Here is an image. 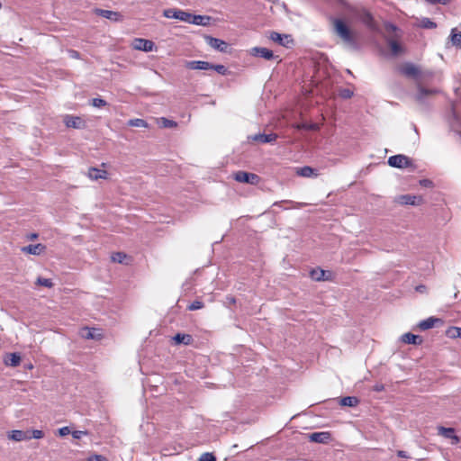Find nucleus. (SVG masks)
<instances>
[{
	"label": "nucleus",
	"mask_w": 461,
	"mask_h": 461,
	"mask_svg": "<svg viewBox=\"0 0 461 461\" xmlns=\"http://www.w3.org/2000/svg\"><path fill=\"white\" fill-rule=\"evenodd\" d=\"M334 31L348 47L353 50L358 49L354 32L348 28L344 21L341 19H335Z\"/></svg>",
	"instance_id": "nucleus-1"
},
{
	"label": "nucleus",
	"mask_w": 461,
	"mask_h": 461,
	"mask_svg": "<svg viewBox=\"0 0 461 461\" xmlns=\"http://www.w3.org/2000/svg\"><path fill=\"white\" fill-rule=\"evenodd\" d=\"M388 165L392 167L405 168L412 166V161L409 157L398 154L388 158Z\"/></svg>",
	"instance_id": "nucleus-2"
},
{
	"label": "nucleus",
	"mask_w": 461,
	"mask_h": 461,
	"mask_svg": "<svg viewBox=\"0 0 461 461\" xmlns=\"http://www.w3.org/2000/svg\"><path fill=\"white\" fill-rule=\"evenodd\" d=\"M163 16L167 19H176L187 23L191 17V14L177 8H168L163 11Z\"/></svg>",
	"instance_id": "nucleus-3"
},
{
	"label": "nucleus",
	"mask_w": 461,
	"mask_h": 461,
	"mask_svg": "<svg viewBox=\"0 0 461 461\" xmlns=\"http://www.w3.org/2000/svg\"><path fill=\"white\" fill-rule=\"evenodd\" d=\"M233 177L237 182L250 184L253 185H257L260 182L259 176L246 171H238L234 174Z\"/></svg>",
	"instance_id": "nucleus-4"
},
{
	"label": "nucleus",
	"mask_w": 461,
	"mask_h": 461,
	"mask_svg": "<svg viewBox=\"0 0 461 461\" xmlns=\"http://www.w3.org/2000/svg\"><path fill=\"white\" fill-rule=\"evenodd\" d=\"M269 39L285 48H290L294 44V40L289 34H281L276 32H271Z\"/></svg>",
	"instance_id": "nucleus-5"
},
{
	"label": "nucleus",
	"mask_w": 461,
	"mask_h": 461,
	"mask_svg": "<svg viewBox=\"0 0 461 461\" xmlns=\"http://www.w3.org/2000/svg\"><path fill=\"white\" fill-rule=\"evenodd\" d=\"M203 38H204L205 42L212 49L219 50L221 52L227 51L228 44L224 41L220 40L218 38H214L210 35H204Z\"/></svg>",
	"instance_id": "nucleus-6"
},
{
	"label": "nucleus",
	"mask_w": 461,
	"mask_h": 461,
	"mask_svg": "<svg viewBox=\"0 0 461 461\" xmlns=\"http://www.w3.org/2000/svg\"><path fill=\"white\" fill-rule=\"evenodd\" d=\"M133 48L138 50H143L146 52L152 51L155 44L152 41L137 38L133 41Z\"/></svg>",
	"instance_id": "nucleus-7"
},
{
	"label": "nucleus",
	"mask_w": 461,
	"mask_h": 461,
	"mask_svg": "<svg viewBox=\"0 0 461 461\" xmlns=\"http://www.w3.org/2000/svg\"><path fill=\"white\" fill-rule=\"evenodd\" d=\"M395 201L400 204L419 205L422 202L421 196L402 194L396 197Z\"/></svg>",
	"instance_id": "nucleus-8"
},
{
	"label": "nucleus",
	"mask_w": 461,
	"mask_h": 461,
	"mask_svg": "<svg viewBox=\"0 0 461 461\" xmlns=\"http://www.w3.org/2000/svg\"><path fill=\"white\" fill-rule=\"evenodd\" d=\"M250 54L255 57H260L264 59L270 60L275 58L272 50L263 47H254L250 50Z\"/></svg>",
	"instance_id": "nucleus-9"
},
{
	"label": "nucleus",
	"mask_w": 461,
	"mask_h": 461,
	"mask_svg": "<svg viewBox=\"0 0 461 461\" xmlns=\"http://www.w3.org/2000/svg\"><path fill=\"white\" fill-rule=\"evenodd\" d=\"M185 67L193 70H208L211 69L212 64L208 61L203 60H191L187 61Z\"/></svg>",
	"instance_id": "nucleus-10"
},
{
	"label": "nucleus",
	"mask_w": 461,
	"mask_h": 461,
	"mask_svg": "<svg viewBox=\"0 0 461 461\" xmlns=\"http://www.w3.org/2000/svg\"><path fill=\"white\" fill-rule=\"evenodd\" d=\"M438 431L440 436L452 439V444H457L460 441L459 437L455 434V429L453 428L439 426L438 428Z\"/></svg>",
	"instance_id": "nucleus-11"
},
{
	"label": "nucleus",
	"mask_w": 461,
	"mask_h": 461,
	"mask_svg": "<svg viewBox=\"0 0 461 461\" xmlns=\"http://www.w3.org/2000/svg\"><path fill=\"white\" fill-rule=\"evenodd\" d=\"M64 122L68 128L80 129L84 127V122L78 116L66 115Z\"/></svg>",
	"instance_id": "nucleus-12"
},
{
	"label": "nucleus",
	"mask_w": 461,
	"mask_h": 461,
	"mask_svg": "<svg viewBox=\"0 0 461 461\" xmlns=\"http://www.w3.org/2000/svg\"><path fill=\"white\" fill-rule=\"evenodd\" d=\"M45 250L46 246L41 243L31 244L22 248L23 252L37 256L42 254Z\"/></svg>",
	"instance_id": "nucleus-13"
},
{
	"label": "nucleus",
	"mask_w": 461,
	"mask_h": 461,
	"mask_svg": "<svg viewBox=\"0 0 461 461\" xmlns=\"http://www.w3.org/2000/svg\"><path fill=\"white\" fill-rule=\"evenodd\" d=\"M8 438L14 441H23V440H29L31 439L30 437V430L23 431L19 429H14L8 434Z\"/></svg>",
	"instance_id": "nucleus-14"
},
{
	"label": "nucleus",
	"mask_w": 461,
	"mask_h": 461,
	"mask_svg": "<svg viewBox=\"0 0 461 461\" xmlns=\"http://www.w3.org/2000/svg\"><path fill=\"white\" fill-rule=\"evenodd\" d=\"M250 139L254 141H259L261 143H273L274 141L276 140L277 134H276V133H269V134L258 133V134H255V135L251 136Z\"/></svg>",
	"instance_id": "nucleus-15"
},
{
	"label": "nucleus",
	"mask_w": 461,
	"mask_h": 461,
	"mask_svg": "<svg viewBox=\"0 0 461 461\" xmlns=\"http://www.w3.org/2000/svg\"><path fill=\"white\" fill-rule=\"evenodd\" d=\"M211 20L212 18L207 15H196L191 14V17L189 18V21H187V23L195 25L206 26L210 24Z\"/></svg>",
	"instance_id": "nucleus-16"
},
{
	"label": "nucleus",
	"mask_w": 461,
	"mask_h": 461,
	"mask_svg": "<svg viewBox=\"0 0 461 461\" xmlns=\"http://www.w3.org/2000/svg\"><path fill=\"white\" fill-rule=\"evenodd\" d=\"M400 71L402 74L409 77H417L420 74L419 68L411 63L404 64L401 67Z\"/></svg>",
	"instance_id": "nucleus-17"
},
{
	"label": "nucleus",
	"mask_w": 461,
	"mask_h": 461,
	"mask_svg": "<svg viewBox=\"0 0 461 461\" xmlns=\"http://www.w3.org/2000/svg\"><path fill=\"white\" fill-rule=\"evenodd\" d=\"M309 438L316 443H327L330 439V433L327 431L313 432L309 435Z\"/></svg>",
	"instance_id": "nucleus-18"
},
{
	"label": "nucleus",
	"mask_w": 461,
	"mask_h": 461,
	"mask_svg": "<svg viewBox=\"0 0 461 461\" xmlns=\"http://www.w3.org/2000/svg\"><path fill=\"white\" fill-rule=\"evenodd\" d=\"M437 323H442V320L436 317H429L420 321L418 326L421 330H426L435 327Z\"/></svg>",
	"instance_id": "nucleus-19"
},
{
	"label": "nucleus",
	"mask_w": 461,
	"mask_h": 461,
	"mask_svg": "<svg viewBox=\"0 0 461 461\" xmlns=\"http://www.w3.org/2000/svg\"><path fill=\"white\" fill-rule=\"evenodd\" d=\"M87 176L92 180L106 179L107 172L96 167H90Z\"/></svg>",
	"instance_id": "nucleus-20"
},
{
	"label": "nucleus",
	"mask_w": 461,
	"mask_h": 461,
	"mask_svg": "<svg viewBox=\"0 0 461 461\" xmlns=\"http://www.w3.org/2000/svg\"><path fill=\"white\" fill-rule=\"evenodd\" d=\"M95 13L100 16L112 21H119L122 17V15L119 13L110 10L96 9Z\"/></svg>",
	"instance_id": "nucleus-21"
},
{
	"label": "nucleus",
	"mask_w": 461,
	"mask_h": 461,
	"mask_svg": "<svg viewBox=\"0 0 461 461\" xmlns=\"http://www.w3.org/2000/svg\"><path fill=\"white\" fill-rule=\"evenodd\" d=\"M402 341L407 344L420 345L422 342V339L418 335L408 332L402 336Z\"/></svg>",
	"instance_id": "nucleus-22"
},
{
	"label": "nucleus",
	"mask_w": 461,
	"mask_h": 461,
	"mask_svg": "<svg viewBox=\"0 0 461 461\" xmlns=\"http://www.w3.org/2000/svg\"><path fill=\"white\" fill-rule=\"evenodd\" d=\"M173 340L176 344L189 345L192 342L193 338L189 334L177 333L173 337Z\"/></svg>",
	"instance_id": "nucleus-23"
},
{
	"label": "nucleus",
	"mask_w": 461,
	"mask_h": 461,
	"mask_svg": "<svg viewBox=\"0 0 461 461\" xmlns=\"http://www.w3.org/2000/svg\"><path fill=\"white\" fill-rule=\"evenodd\" d=\"M341 406L355 407L359 403V400L356 396H346L340 399Z\"/></svg>",
	"instance_id": "nucleus-24"
},
{
	"label": "nucleus",
	"mask_w": 461,
	"mask_h": 461,
	"mask_svg": "<svg viewBox=\"0 0 461 461\" xmlns=\"http://www.w3.org/2000/svg\"><path fill=\"white\" fill-rule=\"evenodd\" d=\"M298 175L303 177L317 176L316 170L309 166H304L297 171Z\"/></svg>",
	"instance_id": "nucleus-25"
},
{
	"label": "nucleus",
	"mask_w": 461,
	"mask_h": 461,
	"mask_svg": "<svg viewBox=\"0 0 461 461\" xmlns=\"http://www.w3.org/2000/svg\"><path fill=\"white\" fill-rule=\"evenodd\" d=\"M311 277L315 281L327 280L326 271L321 268L312 269L310 272Z\"/></svg>",
	"instance_id": "nucleus-26"
},
{
	"label": "nucleus",
	"mask_w": 461,
	"mask_h": 461,
	"mask_svg": "<svg viewBox=\"0 0 461 461\" xmlns=\"http://www.w3.org/2000/svg\"><path fill=\"white\" fill-rule=\"evenodd\" d=\"M21 363V356L18 353H11L5 359V364L11 366H17Z\"/></svg>",
	"instance_id": "nucleus-27"
},
{
	"label": "nucleus",
	"mask_w": 461,
	"mask_h": 461,
	"mask_svg": "<svg viewBox=\"0 0 461 461\" xmlns=\"http://www.w3.org/2000/svg\"><path fill=\"white\" fill-rule=\"evenodd\" d=\"M418 90H419V92H418L416 98L420 102H421L426 95H433V94L437 93V90H435V89H426L422 86H419Z\"/></svg>",
	"instance_id": "nucleus-28"
},
{
	"label": "nucleus",
	"mask_w": 461,
	"mask_h": 461,
	"mask_svg": "<svg viewBox=\"0 0 461 461\" xmlns=\"http://www.w3.org/2000/svg\"><path fill=\"white\" fill-rule=\"evenodd\" d=\"M127 124L131 127H143V128L149 127V124L145 120L139 119V118L129 120Z\"/></svg>",
	"instance_id": "nucleus-29"
},
{
	"label": "nucleus",
	"mask_w": 461,
	"mask_h": 461,
	"mask_svg": "<svg viewBox=\"0 0 461 461\" xmlns=\"http://www.w3.org/2000/svg\"><path fill=\"white\" fill-rule=\"evenodd\" d=\"M388 44L391 48L392 53L393 56L399 55L402 51V48L400 43H398L396 41L390 40L388 41Z\"/></svg>",
	"instance_id": "nucleus-30"
},
{
	"label": "nucleus",
	"mask_w": 461,
	"mask_h": 461,
	"mask_svg": "<svg viewBox=\"0 0 461 461\" xmlns=\"http://www.w3.org/2000/svg\"><path fill=\"white\" fill-rule=\"evenodd\" d=\"M450 37L453 45L461 47V32H457L456 29H453L451 31Z\"/></svg>",
	"instance_id": "nucleus-31"
},
{
	"label": "nucleus",
	"mask_w": 461,
	"mask_h": 461,
	"mask_svg": "<svg viewBox=\"0 0 461 461\" xmlns=\"http://www.w3.org/2000/svg\"><path fill=\"white\" fill-rule=\"evenodd\" d=\"M420 26L422 28H425V29H434L437 27V24L436 23H434L432 20H430L429 18H422L420 20Z\"/></svg>",
	"instance_id": "nucleus-32"
},
{
	"label": "nucleus",
	"mask_w": 461,
	"mask_h": 461,
	"mask_svg": "<svg viewBox=\"0 0 461 461\" xmlns=\"http://www.w3.org/2000/svg\"><path fill=\"white\" fill-rule=\"evenodd\" d=\"M159 121L160 126L163 128H174L177 125V123L175 121L167 119L165 117L160 118Z\"/></svg>",
	"instance_id": "nucleus-33"
},
{
	"label": "nucleus",
	"mask_w": 461,
	"mask_h": 461,
	"mask_svg": "<svg viewBox=\"0 0 461 461\" xmlns=\"http://www.w3.org/2000/svg\"><path fill=\"white\" fill-rule=\"evenodd\" d=\"M36 284L48 288H51L53 286V283L50 279L43 277H38Z\"/></svg>",
	"instance_id": "nucleus-34"
},
{
	"label": "nucleus",
	"mask_w": 461,
	"mask_h": 461,
	"mask_svg": "<svg viewBox=\"0 0 461 461\" xmlns=\"http://www.w3.org/2000/svg\"><path fill=\"white\" fill-rule=\"evenodd\" d=\"M126 257V254L122 252H115L112 255V260L117 263H123Z\"/></svg>",
	"instance_id": "nucleus-35"
},
{
	"label": "nucleus",
	"mask_w": 461,
	"mask_h": 461,
	"mask_svg": "<svg viewBox=\"0 0 461 461\" xmlns=\"http://www.w3.org/2000/svg\"><path fill=\"white\" fill-rule=\"evenodd\" d=\"M211 69H213L218 74L223 75V76L228 73L227 68L225 66H223V65H213L212 64V67L211 68Z\"/></svg>",
	"instance_id": "nucleus-36"
},
{
	"label": "nucleus",
	"mask_w": 461,
	"mask_h": 461,
	"mask_svg": "<svg viewBox=\"0 0 461 461\" xmlns=\"http://www.w3.org/2000/svg\"><path fill=\"white\" fill-rule=\"evenodd\" d=\"M203 307V303L201 301H194L187 306L189 311H196Z\"/></svg>",
	"instance_id": "nucleus-37"
},
{
	"label": "nucleus",
	"mask_w": 461,
	"mask_h": 461,
	"mask_svg": "<svg viewBox=\"0 0 461 461\" xmlns=\"http://www.w3.org/2000/svg\"><path fill=\"white\" fill-rule=\"evenodd\" d=\"M448 338L456 339L458 338V327H450L446 332Z\"/></svg>",
	"instance_id": "nucleus-38"
},
{
	"label": "nucleus",
	"mask_w": 461,
	"mask_h": 461,
	"mask_svg": "<svg viewBox=\"0 0 461 461\" xmlns=\"http://www.w3.org/2000/svg\"><path fill=\"white\" fill-rule=\"evenodd\" d=\"M86 461H108V458L103 455L94 454L89 456Z\"/></svg>",
	"instance_id": "nucleus-39"
},
{
	"label": "nucleus",
	"mask_w": 461,
	"mask_h": 461,
	"mask_svg": "<svg viewBox=\"0 0 461 461\" xmlns=\"http://www.w3.org/2000/svg\"><path fill=\"white\" fill-rule=\"evenodd\" d=\"M30 437H31V439L32 438L40 439L44 437V433L42 430H40V429H32L30 431Z\"/></svg>",
	"instance_id": "nucleus-40"
},
{
	"label": "nucleus",
	"mask_w": 461,
	"mask_h": 461,
	"mask_svg": "<svg viewBox=\"0 0 461 461\" xmlns=\"http://www.w3.org/2000/svg\"><path fill=\"white\" fill-rule=\"evenodd\" d=\"M92 104L93 106L95 107H103V106H105L107 104L106 101L102 99V98H94L92 100Z\"/></svg>",
	"instance_id": "nucleus-41"
},
{
	"label": "nucleus",
	"mask_w": 461,
	"mask_h": 461,
	"mask_svg": "<svg viewBox=\"0 0 461 461\" xmlns=\"http://www.w3.org/2000/svg\"><path fill=\"white\" fill-rule=\"evenodd\" d=\"M199 461H216V458L212 453H203Z\"/></svg>",
	"instance_id": "nucleus-42"
},
{
	"label": "nucleus",
	"mask_w": 461,
	"mask_h": 461,
	"mask_svg": "<svg viewBox=\"0 0 461 461\" xmlns=\"http://www.w3.org/2000/svg\"><path fill=\"white\" fill-rule=\"evenodd\" d=\"M87 431L85 430H74L72 432V437L76 439H80L82 436L86 435Z\"/></svg>",
	"instance_id": "nucleus-43"
},
{
	"label": "nucleus",
	"mask_w": 461,
	"mask_h": 461,
	"mask_svg": "<svg viewBox=\"0 0 461 461\" xmlns=\"http://www.w3.org/2000/svg\"><path fill=\"white\" fill-rule=\"evenodd\" d=\"M429 5H447L450 0H425Z\"/></svg>",
	"instance_id": "nucleus-44"
},
{
	"label": "nucleus",
	"mask_w": 461,
	"mask_h": 461,
	"mask_svg": "<svg viewBox=\"0 0 461 461\" xmlns=\"http://www.w3.org/2000/svg\"><path fill=\"white\" fill-rule=\"evenodd\" d=\"M340 95L343 98H350L353 95V92L349 89H343L340 92Z\"/></svg>",
	"instance_id": "nucleus-45"
},
{
	"label": "nucleus",
	"mask_w": 461,
	"mask_h": 461,
	"mask_svg": "<svg viewBox=\"0 0 461 461\" xmlns=\"http://www.w3.org/2000/svg\"><path fill=\"white\" fill-rule=\"evenodd\" d=\"M70 433V429L68 427H62L59 429V434L61 437L67 436Z\"/></svg>",
	"instance_id": "nucleus-46"
},
{
	"label": "nucleus",
	"mask_w": 461,
	"mask_h": 461,
	"mask_svg": "<svg viewBox=\"0 0 461 461\" xmlns=\"http://www.w3.org/2000/svg\"><path fill=\"white\" fill-rule=\"evenodd\" d=\"M68 55L70 58L72 59H79L80 58V54L78 51L75 50H68Z\"/></svg>",
	"instance_id": "nucleus-47"
},
{
	"label": "nucleus",
	"mask_w": 461,
	"mask_h": 461,
	"mask_svg": "<svg viewBox=\"0 0 461 461\" xmlns=\"http://www.w3.org/2000/svg\"><path fill=\"white\" fill-rule=\"evenodd\" d=\"M420 185L425 187H431L432 182L429 179H422L420 181Z\"/></svg>",
	"instance_id": "nucleus-48"
},
{
	"label": "nucleus",
	"mask_w": 461,
	"mask_h": 461,
	"mask_svg": "<svg viewBox=\"0 0 461 461\" xmlns=\"http://www.w3.org/2000/svg\"><path fill=\"white\" fill-rule=\"evenodd\" d=\"M38 238V234L37 233H31L27 236V239L30 240H36Z\"/></svg>",
	"instance_id": "nucleus-49"
},
{
	"label": "nucleus",
	"mask_w": 461,
	"mask_h": 461,
	"mask_svg": "<svg viewBox=\"0 0 461 461\" xmlns=\"http://www.w3.org/2000/svg\"><path fill=\"white\" fill-rule=\"evenodd\" d=\"M397 455H398V456H400V457H403V458H407V457H408V456H407L406 452H405V451H402V450L398 451Z\"/></svg>",
	"instance_id": "nucleus-50"
},
{
	"label": "nucleus",
	"mask_w": 461,
	"mask_h": 461,
	"mask_svg": "<svg viewBox=\"0 0 461 461\" xmlns=\"http://www.w3.org/2000/svg\"><path fill=\"white\" fill-rule=\"evenodd\" d=\"M426 290V287L424 285H418L416 287V291L420 292V293H422Z\"/></svg>",
	"instance_id": "nucleus-51"
},
{
	"label": "nucleus",
	"mask_w": 461,
	"mask_h": 461,
	"mask_svg": "<svg viewBox=\"0 0 461 461\" xmlns=\"http://www.w3.org/2000/svg\"><path fill=\"white\" fill-rule=\"evenodd\" d=\"M86 338L87 339H93L94 338V335L92 333V331L90 330H87V333L86 335H84Z\"/></svg>",
	"instance_id": "nucleus-52"
},
{
	"label": "nucleus",
	"mask_w": 461,
	"mask_h": 461,
	"mask_svg": "<svg viewBox=\"0 0 461 461\" xmlns=\"http://www.w3.org/2000/svg\"><path fill=\"white\" fill-rule=\"evenodd\" d=\"M384 389V386L383 385H375V390L377 391V392H380Z\"/></svg>",
	"instance_id": "nucleus-53"
},
{
	"label": "nucleus",
	"mask_w": 461,
	"mask_h": 461,
	"mask_svg": "<svg viewBox=\"0 0 461 461\" xmlns=\"http://www.w3.org/2000/svg\"><path fill=\"white\" fill-rule=\"evenodd\" d=\"M316 128H317V126L315 124H310L307 127V129H309V130H315Z\"/></svg>",
	"instance_id": "nucleus-54"
},
{
	"label": "nucleus",
	"mask_w": 461,
	"mask_h": 461,
	"mask_svg": "<svg viewBox=\"0 0 461 461\" xmlns=\"http://www.w3.org/2000/svg\"><path fill=\"white\" fill-rule=\"evenodd\" d=\"M458 338L461 339V328H458Z\"/></svg>",
	"instance_id": "nucleus-55"
},
{
	"label": "nucleus",
	"mask_w": 461,
	"mask_h": 461,
	"mask_svg": "<svg viewBox=\"0 0 461 461\" xmlns=\"http://www.w3.org/2000/svg\"><path fill=\"white\" fill-rule=\"evenodd\" d=\"M308 125H302V126H298V128H303V129H307Z\"/></svg>",
	"instance_id": "nucleus-56"
}]
</instances>
